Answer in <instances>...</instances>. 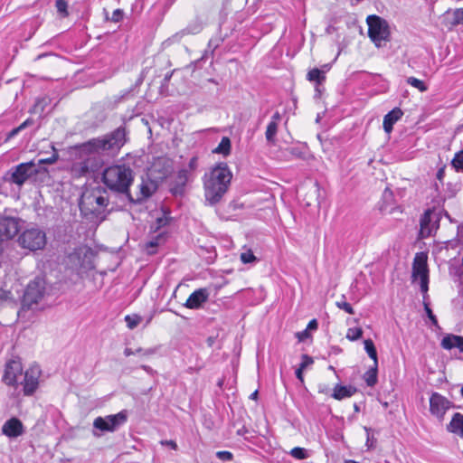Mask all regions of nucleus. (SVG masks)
Instances as JSON below:
<instances>
[{
	"instance_id": "1",
	"label": "nucleus",
	"mask_w": 463,
	"mask_h": 463,
	"mask_svg": "<svg viewBox=\"0 0 463 463\" xmlns=\"http://www.w3.org/2000/svg\"><path fill=\"white\" fill-rule=\"evenodd\" d=\"M127 130L125 127H118L110 133L102 137L90 139L80 146V152L83 155H97L115 156L127 143Z\"/></svg>"
},
{
	"instance_id": "2",
	"label": "nucleus",
	"mask_w": 463,
	"mask_h": 463,
	"mask_svg": "<svg viewBox=\"0 0 463 463\" xmlns=\"http://www.w3.org/2000/svg\"><path fill=\"white\" fill-rule=\"evenodd\" d=\"M232 173L225 163H220L205 173L203 178L204 197L209 205L218 203L227 193Z\"/></svg>"
},
{
	"instance_id": "3",
	"label": "nucleus",
	"mask_w": 463,
	"mask_h": 463,
	"mask_svg": "<svg viewBox=\"0 0 463 463\" xmlns=\"http://www.w3.org/2000/svg\"><path fill=\"white\" fill-rule=\"evenodd\" d=\"M134 181V172L126 164H115L108 166L102 173V182L111 191L128 194Z\"/></svg>"
},
{
	"instance_id": "4",
	"label": "nucleus",
	"mask_w": 463,
	"mask_h": 463,
	"mask_svg": "<svg viewBox=\"0 0 463 463\" xmlns=\"http://www.w3.org/2000/svg\"><path fill=\"white\" fill-rule=\"evenodd\" d=\"M17 241L21 248L30 251H37L44 249L47 237L43 230L36 226H31L20 233Z\"/></svg>"
},
{
	"instance_id": "5",
	"label": "nucleus",
	"mask_w": 463,
	"mask_h": 463,
	"mask_svg": "<svg viewBox=\"0 0 463 463\" xmlns=\"http://www.w3.org/2000/svg\"><path fill=\"white\" fill-rule=\"evenodd\" d=\"M128 420V411L123 410L117 414L108 415L106 417H97L93 420V431L92 434L95 437H100L101 433L97 432H114L121 426H123Z\"/></svg>"
},
{
	"instance_id": "6",
	"label": "nucleus",
	"mask_w": 463,
	"mask_h": 463,
	"mask_svg": "<svg viewBox=\"0 0 463 463\" xmlns=\"http://www.w3.org/2000/svg\"><path fill=\"white\" fill-rule=\"evenodd\" d=\"M411 278L413 282H420V291L425 298L429 290V269L427 256L424 253L416 254L412 264Z\"/></svg>"
},
{
	"instance_id": "7",
	"label": "nucleus",
	"mask_w": 463,
	"mask_h": 463,
	"mask_svg": "<svg viewBox=\"0 0 463 463\" xmlns=\"http://www.w3.org/2000/svg\"><path fill=\"white\" fill-rule=\"evenodd\" d=\"M109 199L102 195L101 191L97 188L86 191L82 194L79 205L81 211L99 213L107 206Z\"/></svg>"
},
{
	"instance_id": "8",
	"label": "nucleus",
	"mask_w": 463,
	"mask_h": 463,
	"mask_svg": "<svg viewBox=\"0 0 463 463\" xmlns=\"http://www.w3.org/2000/svg\"><path fill=\"white\" fill-rule=\"evenodd\" d=\"M368 35L376 46H381L383 41L389 38V26L385 20L377 15H369L366 19Z\"/></svg>"
},
{
	"instance_id": "9",
	"label": "nucleus",
	"mask_w": 463,
	"mask_h": 463,
	"mask_svg": "<svg viewBox=\"0 0 463 463\" xmlns=\"http://www.w3.org/2000/svg\"><path fill=\"white\" fill-rule=\"evenodd\" d=\"M38 174L36 165L33 162L19 164L7 173V180L21 187L28 179Z\"/></svg>"
},
{
	"instance_id": "10",
	"label": "nucleus",
	"mask_w": 463,
	"mask_h": 463,
	"mask_svg": "<svg viewBox=\"0 0 463 463\" xmlns=\"http://www.w3.org/2000/svg\"><path fill=\"white\" fill-rule=\"evenodd\" d=\"M44 292V279L36 278L27 285L24 294L23 305L30 308L33 304H37L43 298Z\"/></svg>"
},
{
	"instance_id": "11",
	"label": "nucleus",
	"mask_w": 463,
	"mask_h": 463,
	"mask_svg": "<svg viewBox=\"0 0 463 463\" xmlns=\"http://www.w3.org/2000/svg\"><path fill=\"white\" fill-rule=\"evenodd\" d=\"M92 250L85 245L79 246L68 255L69 263L75 269H90L91 267Z\"/></svg>"
},
{
	"instance_id": "12",
	"label": "nucleus",
	"mask_w": 463,
	"mask_h": 463,
	"mask_svg": "<svg viewBox=\"0 0 463 463\" xmlns=\"http://www.w3.org/2000/svg\"><path fill=\"white\" fill-rule=\"evenodd\" d=\"M452 407V402L439 392H432L430 397V411L438 420H442L446 412Z\"/></svg>"
},
{
	"instance_id": "13",
	"label": "nucleus",
	"mask_w": 463,
	"mask_h": 463,
	"mask_svg": "<svg viewBox=\"0 0 463 463\" xmlns=\"http://www.w3.org/2000/svg\"><path fill=\"white\" fill-rule=\"evenodd\" d=\"M22 372L23 366L20 361H9L5 365L3 382L10 386H17L18 377L22 375Z\"/></svg>"
},
{
	"instance_id": "14",
	"label": "nucleus",
	"mask_w": 463,
	"mask_h": 463,
	"mask_svg": "<svg viewBox=\"0 0 463 463\" xmlns=\"http://www.w3.org/2000/svg\"><path fill=\"white\" fill-rule=\"evenodd\" d=\"M41 375V370L38 366H32L25 371L24 382V395H32L39 384V377Z\"/></svg>"
},
{
	"instance_id": "15",
	"label": "nucleus",
	"mask_w": 463,
	"mask_h": 463,
	"mask_svg": "<svg viewBox=\"0 0 463 463\" xmlns=\"http://www.w3.org/2000/svg\"><path fill=\"white\" fill-rule=\"evenodd\" d=\"M209 297L210 290L208 288H198L189 296L184 306L189 309H199L208 301Z\"/></svg>"
},
{
	"instance_id": "16",
	"label": "nucleus",
	"mask_w": 463,
	"mask_h": 463,
	"mask_svg": "<svg viewBox=\"0 0 463 463\" xmlns=\"http://www.w3.org/2000/svg\"><path fill=\"white\" fill-rule=\"evenodd\" d=\"M199 167V158L194 156L190 158L188 165L180 169L177 173V184L184 185L187 182L193 179L194 173Z\"/></svg>"
},
{
	"instance_id": "17",
	"label": "nucleus",
	"mask_w": 463,
	"mask_h": 463,
	"mask_svg": "<svg viewBox=\"0 0 463 463\" xmlns=\"http://www.w3.org/2000/svg\"><path fill=\"white\" fill-rule=\"evenodd\" d=\"M1 430L5 436L15 439L24 433V427L18 418L12 417L3 424Z\"/></svg>"
},
{
	"instance_id": "18",
	"label": "nucleus",
	"mask_w": 463,
	"mask_h": 463,
	"mask_svg": "<svg viewBox=\"0 0 463 463\" xmlns=\"http://www.w3.org/2000/svg\"><path fill=\"white\" fill-rule=\"evenodd\" d=\"M437 230V222L432 221L431 213L427 211L420 218V234L422 238H427Z\"/></svg>"
},
{
	"instance_id": "19",
	"label": "nucleus",
	"mask_w": 463,
	"mask_h": 463,
	"mask_svg": "<svg viewBox=\"0 0 463 463\" xmlns=\"http://www.w3.org/2000/svg\"><path fill=\"white\" fill-rule=\"evenodd\" d=\"M403 115V112L402 111L401 109L399 108H394L392 110H391L390 112H388L384 118H383V129L386 133H391L392 128H393V125L399 120L401 119V118L402 117Z\"/></svg>"
},
{
	"instance_id": "20",
	"label": "nucleus",
	"mask_w": 463,
	"mask_h": 463,
	"mask_svg": "<svg viewBox=\"0 0 463 463\" xmlns=\"http://www.w3.org/2000/svg\"><path fill=\"white\" fill-rule=\"evenodd\" d=\"M441 346L446 350H451L452 348H458L463 353V336L456 335H447L441 340Z\"/></svg>"
},
{
	"instance_id": "21",
	"label": "nucleus",
	"mask_w": 463,
	"mask_h": 463,
	"mask_svg": "<svg viewBox=\"0 0 463 463\" xmlns=\"http://www.w3.org/2000/svg\"><path fill=\"white\" fill-rule=\"evenodd\" d=\"M156 186L154 182L143 180L139 184V193L137 194L136 202L141 203L150 197L156 191Z\"/></svg>"
},
{
	"instance_id": "22",
	"label": "nucleus",
	"mask_w": 463,
	"mask_h": 463,
	"mask_svg": "<svg viewBox=\"0 0 463 463\" xmlns=\"http://www.w3.org/2000/svg\"><path fill=\"white\" fill-rule=\"evenodd\" d=\"M447 430L463 438V414L454 413L450 422L447 425Z\"/></svg>"
},
{
	"instance_id": "23",
	"label": "nucleus",
	"mask_w": 463,
	"mask_h": 463,
	"mask_svg": "<svg viewBox=\"0 0 463 463\" xmlns=\"http://www.w3.org/2000/svg\"><path fill=\"white\" fill-rule=\"evenodd\" d=\"M201 31V27L197 26L195 30H191L190 28H184L175 34H173L171 37L167 38L163 42V46L165 48L170 46L173 43H179L182 38L187 34H195L198 33Z\"/></svg>"
},
{
	"instance_id": "24",
	"label": "nucleus",
	"mask_w": 463,
	"mask_h": 463,
	"mask_svg": "<svg viewBox=\"0 0 463 463\" xmlns=\"http://www.w3.org/2000/svg\"><path fill=\"white\" fill-rule=\"evenodd\" d=\"M355 388L349 385V386H344L340 384H336L334 388L332 397L335 400H343L345 398H349L353 396L355 392Z\"/></svg>"
},
{
	"instance_id": "25",
	"label": "nucleus",
	"mask_w": 463,
	"mask_h": 463,
	"mask_svg": "<svg viewBox=\"0 0 463 463\" xmlns=\"http://www.w3.org/2000/svg\"><path fill=\"white\" fill-rule=\"evenodd\" d=\"M72 170L78 175H86L93 171L91 160L88 158L84 161L74 164Z\"/></svg>"
},
{
	"instance_id": "26",
	"label": "nucleus",
	"mask_w": 463,
	"mask_h": 463,
	"mask_svg": "<svg viewBox=\"0 0 463 463\" xmlns=\"http://www.w3.org/2000/svg\"><path fill=\"white\" fill-rule=\"evenodd\" d=\"M231 147L232 144L230 138L228 137H223L220 144L213 150V152L227 156L231 154Z\"/></svg>"
},
{
	"instance_id": "27",
	"label": "nucleus",
	"mask_w": 463,
	"mask_h": 463,
	"mask_svg": "<svg viewBox=\"0 0 463 463\" xmlns=\"http://www.w3.org/2000/svg\"><path fill=\"white\" fill-rule=\"evenodd\" d=\"M278 128L279 125H276L275 122H269L265 132V137L269 145H276V136L278 133Z\"/></svg>"
},
{
	"instance_id": "28",
	"label": "nucleus",
	"mask_w": 463,
	"mask_h": 463,
	"mask_svg": "<svg viewBox=\"0 0 463 463\" xmlns=\"http://www.w3.org/2000/svg\"><path fill=\"white\" fill-rule=\"evenodd\" d=\"M307 78L308 80L314 81L317 85L321 84L326 80L325 73L317 68L309 71Z\"/></svg>"
},
{
	"instance_id": "29",
	"label": "nucleus",
	"mask_w": 463,
	"mask_h": 463,
	"mask_svg": "<svg viewBox=\"0 0 463 463\" xmlns=\"http://www.w3.org/2000/svg\"><path fill=\"white\" fill-rule=\"evenodd\" d=\"M364 379L368 386H374L377 383V366L373 364V366L364 373Z\"/></svg>"
},
{
	"instance_id": "30",
	"label": "nucleus",
	"mask_w": 463,
	"mask_h": 463,
	"mask_svg": "<svg viewBox=\"0 0 463 463\" xmlns=\"http://www.w3.org/2000/svg\"><path fill=\"white\" fill-rule=\"evenodd\" d=\"M364 349H365L366 353L368 354L369 357L373 360L374 365L377 366L378 365L377 352H376L375 346L373 345V342L371 339H366V340H364Z\"/></svg>"
},
{
	"instance_id": "31",
	"label": "nucleus",
	"mask_w": 463,
	"mask_h": 463,
	"mask_svg": "<svg viewBox=\"0 0 463 463\" xmlns=\"http://www.w3.org/2000/svg\"><path fill=\"white\" fill-rule=\"evenodd\" d=\"M55 7L61 18H66L69 16L68 2L65 0H56Z\"/></svg>"
},
{
	"instance_id": "32",
	"label": "nucleus",
	"mask_w": 463,
	"mask_h": 463,
	"mask_svg": "<svg viewBox=\"0 0 463 463\" xmlns=\"http://www.w3.org/2000/svg\"><path fill=\"white\" fill-rule=\"evenodd\" d=\"M33 121L31 118H27L25 121H24L20 126L17 128H13L8 134L6 139H11L14 137H15L18 133H20L22 130L25 129L27 127L33 125Z\"/></svg>"
},
{
	"instance_id": "33",
	"label": "nucleus",
	"mask_w": 463,
	"mask_h": 463,
	"mask_svg": "<svg viewBox=\"0 0 463 463\" xmlns=\"http://www.w3.org/2000/svg\"><path fill=\"white\" fill-rule=\"evenodd\" d=\"M125 321H126L127 326H128V327L129 329H134L142 321V317L139 315H137V314L127 315L125 317Z\"/></svg>"
},
{
	"instance_id": "34",
	"label": "nucleus",
	"mask_w": 463,
	"mask_h": 463,
	"mask_svg": "<svg viewBox=\"0 0 463 463\" xmlns=\"http://www.w3.org/2000/svg\"><path fill=\"white\" fill-rule=\"evenodd\" d=\"M240 259L244 264H250L257 261V258L250 249H247L241 253Z\"/></svg>"
},
{
	"instance_id": "35",
	"label": "nucleus",
	"mask_w": 463,
	"mask_h": 463,
	"mask_svg": "<svg viewBox=\"0 0 463 463\" xmlns=\"http://www.w3.org/2000/svg\"><path fill=\"white\" fill-rule=\"evenodd\" d=\"M363 335V329L361 327H351L348 328L346 333V338L350 341H356Z\"/></svg>"
},
{
	"instance_id": "36",
	"label": "nucleus",
	"mask_w": 463,
	"mask_h": 463,
	"mask_svg": "<svg viewBox=\"0 0 463 463\" xmlns=\"http://www.w3.org/2000/svg\"><path fill=\"white\" fill-rule=\"evenodd\" d=\"M407 83L410 84L411 86L418 89L421 92L426 91L428 89L426 84L422 80H420L415 77H409L407 79Z\"/></svg>"
},
{
	"instance_id": "37",
	"label": "nucleus",
	"mask_w": 463,
	"mask_h": 463,
	"mask_svg": "<svg viewBox=\"0 0 463 463\" xmlns=\"http://www.w3.org/2000/svg\"><path fill=\"white\" fill-rule=\"evenodd\" d=\"M289 454L297 459H306L308 458L307 449L300 447L293 448Z\"/></svg>"
},
{
	"instance_id": "38",
	"label": "nucleus",
	"mask_w": 463,
	"mask_h": 463,
	"mask_svg": "<svg viewBox=\"0 0 463 463\" xmlns=\"http://www.w3.org/2000/svg\"><path fill=\"white\" fill-rule=\"evenodd\" d=\"M342 300L340 301H337L335 303L336 307L344 311H345L346 313L348 314H351L353 315L354 313V308L352 307V306L347 303L345 300V296H342Z\"/></svg>"
},
{
	"instance_id": "39",
	"label": "nucleus",
	"mask_w": 463,
	"mask_h": 463,
	"mask_svg": "<svg viewBox=\"0 0 463 463\" xmlns=\"http://www.w3.org/2000/svg\"><path fill=\"white\" fill-rule=\"evenodd\" d=\"M453 25L463 24V8H458L453 11Z\"/></svg>"
},
{
	"instance_id": "40",
	"label": "nucleus",
	"mask_w": 463,
	"mask_h": 463,
	"mask_svg": "<svg viewBox=\"0 0 463 463\" xmlns=\"http://www.w3.org/2000/svg\"><path fill=\"white\" fill-rule=\"evenodd\" d=\"M451 164L457 170L463 169V149L455 155Z\"/></svg>"
},
{
	"instance_id": "41",
	"label": "nucleus",
	"mask_w": 463,
	"mask_h": 463,
	"mask_svg": "<svg viewBox=\"0 0 463 463\" xmlns=\"http://www.w3.org/2000/svg\"><path fill=\"white\" fill-rule=\"evenodd\" d=\"M159 347H151V348H146V349H143V348H137L136 349V353L137 354H142L144 356H151L153 354H155L157 351H158Z\"/></svg>"
},
{
	"instance_id": "42",
	"label": "nucleus",
	"mask_w": 463,
	"mask_h": 463,
	"mask_svg": "<svg viewBox=\"0 0 463 463\" xmlns=\"http://www.w3.org/2000/svg\"><path fill=\"white\" fill-rule=\"evenodd\" d=\"M364 430L366 431V446L368 449H373L374 447V443L376 439L373 435L370 434L371 429L364 427Z\"/></svg>"
},
{
	"instance_id": "43",
	"label": "nucleus",
	"mask_w": 463,
	"mask_h": 463,
	"mask_svg": "<svg viewBox=\"0 0 463 463\" xmlns=\"http://www.w3.org/2000/svg\"><path fill=\"white\" fill-rule=\"evenodd\" d=\"M314 363V360L312 357H310L309 355L307 354H303L302 355V361L299 364V368L305 370L307 366L313 364Z\"/></svg>"
},
{
	"instance_id": "44",
	"label": "nucleus",
	"mask_w": 463,
	"mask_h": 463,
	"mask_svg": "<svg viewBox=\"0 0 463 463\" xmlns=\"http://www.w3.org/2000/svg\"><path fill=\"white\" fill-rule=\"evenodd\" d=\"M216 457L221 460H232L233 456L230 451H218Z\"/></svg>"
},
{
	"instance_id": "45",
	"label": "nucleus",
	"mask_w": 463,
	"mask_h": 463,
	"mask_svg": "<svg viewBox=\"0 0 463 463\" xmlns=\"http://www.w3.org/2000/svg\"><path fill=\"white\" fill-rule=\"evenodd\" d=\"M11 298V293L9 291L0 289V306L7 302Z\"/></svg>"
},
{
	"instance_id": "46",
	"label": "nucleus",
	"mask_w": 463,
	"mask_h": 463,
	"mask_svg": "<svg viewBox=\"0 0 463 463\" xmlns=\"http://www.w3.org/2000/svg\"><path fill=\"white\" fill-rule=\"evenodd\" d=\"M57 159H58V155H57V153H55L49 158L40 159L38 165H43V164L51 165V164L55 163L57 161Z\"/></svg>"
},
{
	"instance_id": "47",
	"label": "nucleus",
	"mask_w": 463,
	"mask_h": 463,
	"mask_svg": "<svg viewBox=\"0 0 463 463\" xmlns=\"http://www.w3.org/2000/svg\"><path fill=\"white\" fill-rule=\"evenodd\" d=\"M123 17V12L120 9H116L111 17V21L118 23L119 22Z\"/></svg>"
},
{
	"instance_id": "48",
	"label": "nucleus",
	"mask_w": 463,
	"mask_h": 463,
	"mask_svg": "<svg viewBox=\"0 0 463 463\" xmlns=\"http://www.w3.org/2000/svg\"><path fill=\"white\" fill-rule=\"evenodd\" d=\"M426 313L429 317V318L432 321L433 324H437V318L433 315L432 310L430 308L429 305L427 303L424 304Z\"/></svg>"
},
{
	"instance_id": "49",
	"label": "nucleus",
	"mask_w": 463,
	"mask_h": 463,
	"mask_svg": "<svg viewBox=\"0 0 463 463\" xmlns=\"http://www.w3.org/2000/svg\"><path fill=\"white\" fill-rule=\"evenodd\" d=\"M280 119H281V115L279 114V112L277 111L272 115L271 120L269 122H275L276 125H279Z\"/></svg>"
},
{
	"instance_id": "50",
	"label": "nucleus",
	"mask_w": 463,
	"mask_h": 463,
	"mask_svg": "<svg viewBox=\"0 0 463 463\" xmlns=\"http://www.w3.org/2000/svg\"><path fill=\"white\" fill-rule=\"evenodd\" d=\"M317 328V321L316 319H312L311 321H309L307 326V330H316Z\"/></svg>"
},
{
	"instance_id": "51",
	"label": "nucleus",
	"mask_w": 463,
	"mask_h": 463,
	"mask_svg": "<svg viewBox=\"0 0 463 463\" xmlns=\"http://www.w3.org/2000/svg\"><path fill=\"white\" fill-rule=\"evenodd\" d=\"M308 330H304L302 332H299L297 334V336L298 338L299 339V341H303L304 339H306L307 337H308L309 334L307 332Z\"/></svg>"
},
{
	"instance_id": "52",
	"label": "nucleus",
	"mask_w": 463,
	"mask_h": 463,
	"mask_svg": "<svg viewBox=\"0 0 463 463\" xmlns=\"http://www.w3.org/2000/svg\"><path fill=\"white\" fill-rule=\"evenodd\" d=\"M303 371H304V370H303V369H301V368H299V367L296 370V376H297V378H298L301 383H303V382H304V378H303Z\"/></svg>"
},
{
	"instance_id": "53",
	"label": "nucleus",
	"mask_w": 463,
	"mask_h": 463,
	"mask_svg": "<svg viewBox=\"0 0 463 463\" xmlns=\"http://www.w3.org/2000/svg\"><path fill=\"white\" fill-rule=\"evenodd\" d=\"M289 152L291 155L297 156V157H302L300 152H298V148L292 147L289 149Z\"/></svg>"
},
{
	"instance_id": "54",
	"label": "nucleus",
	"mask_w": 463,
	"mask_h": 463,
	"mask_svg": "<svg viewBox=\"0 0 463 463\" xmlns=\"http://www.w3.org/2000/svg\"><path fill=\"white\" fill-rule=\"evenodd\" d=\"M124 354L126 356H130V355H133V354H137V353H136V350L134 351L131 348H125Z\"/></svg>"
},
{
	"instance_id": "55",
	"label": "nucleus",
	"mask_w": 463,
	"mask_h": 463,
	"mask_svg": "<svg viewBox=\"0 0 463 463\" xmlns=\"http://www.w3.org/2000/svg\"><path fill=\"white\" fill-rule=\"evenodd\" d=\"M141 368L149 374H154V373H155V371L148 365L143 364V365H141Z\"/></svg>"
},
{
	"instance_id": "56",
	"label": "nucleus",
	"mask_w": 463,
	"mask_h": 463,
	"mask_svg": "<svg viewBox=\"0 0 463 463\" xmlns=\"http://www.w3.org/2000/svg\"><path fill=\"white\" fill-rule=\"evenodd\" d=\"M443 175H444V170H443V169H439V170L438 171V173H437V178H438L439 180H441V179H442V177H443Z\"/></svg>"
},
{
	"instance_id": "57",
	"label": "nucleus",
	"mask_w": 463,
	"mask_h": 463,
	"mask_svg": "<svg viewBox=\"0 0 463 463\" xmlns=\"http://www.w3.org/2000/svg\"><path fill=\"white\" fill-rule=\"evenodd\" d=\"M158 245V242L155 240L150 241L147 244L148 247H156Z\"/></svg>"
},
{
	"instance_id": "58",
	"label": "nucleus",
	"mask_w": 463,
	"mask_h": 463,
	"mask_svg": "<svg viewBox=\"0 0 463 463\" xmlns=\"http://www.w3.org/2000/svg\"><path fill=\"white\" fill-rule=\"evenodd\" d=\"M167 444H168L169 446H171V448H172V449H176V444H175V441H173V440L167 441Z\"/></svg>"
},
{
	"instance_id": "59",
	"label": "nucleus",
	"mask_w": 463,
	"mask_h": 463,
	"mask_svg": "<svg viewBox=\"0 0 463 463\" xmlns=\"http://www.w3.org/2000/svg\"><path fill=\"white\" fill-rule=\"evenodd\" d=\"M157 222H158V226H162V225H165V221L164 219H157Z\"/></svg>"
},
{
	"instance_id": "60",
	"label": "nucleus",
	"mask_w": 463,
	"mask_h": 463,
	"mask_svg": "<svg viewBox=\"0 0 463 463\" xmlns=\"http://www.w3.org/2000/svg\"><path fill=\"white\" fill-rule=\"evenodd\" d=\"M258 396V391H255L254 392H252L250 396V399L252 400H255Z\"/></svg>"
},
{
	"instance_id": "61",
	"label": "nucleus",
	"mask_w": 463,
	"mask_h": 463,
	"mask_svg": "<svg viewBox=\"0 0 463 463\" xmlns=\"http://www.w3.org/2000/svg\"><path fill=\"white\" fill-rule=\"evenodd\" d=\"M197 26H200L202 28V26L200 24L189 25L186 28H190L191 30H195L197 28Z\"/></svg>"
},
{
	"instance_id": "62",
	"label": "nucleus",
	"mask_w": 463,
	"mask_h": 463,
	"mask_svg": "<svg viewBox=\"0 0 463 463\" xmlns=\"http://www.w3.org/2000/svg\"><path fill=\"white\" fill-rule=\"evenodd\" d=\"M329 369L335 371V368L332 365L329 366Z\"/></svg>"
},
{
	"instance_id": "63",
	"label": "nucleus",
	"mask_w": 463,
	"mask_h": 463,
	"mask_svg": "<svg viewBox=\"0 0 463 463\" xmlns=\"http://www.w3.org/2000/svg\"><path fill=\"white\" fill-rule=\"evenodd\" d=\"M461 393H462V396H463V385H462V388H461Z\"/></svg>"
}]
</instances>
